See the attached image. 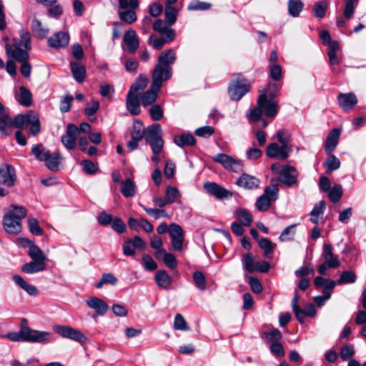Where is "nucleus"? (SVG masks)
Segmentation results:
<instances>
[{
  "label": "nucleus",
  "instance_id": "f257e3e1",
  "mask_svg": "<svg viewBox=\"0 0 366 366\" xmlns=\"http://www.w3.org/2000/svg\"><path fill=\"white\" fill-rule=\"evenodd\" d=\"M31 49V35L30 33L24 29L19 31V38H14L12 44H6V51L7 55L21 62V73L25 77H29L31 74V66L29 64V54L27 50Z\"/></svg>",
  "mask_w": 366,
  "mask_h": 366
},
{
  "label": "nucleus",
  "instance_id": "f03ea898",
  "mask_svg": "<svg viewBox=\"0 0 366 366\" xmlns=\"http://www.w3.org/2000/svg\"><path fill=\"white\" fill-rule=\"evenodd\" d=\"M12 342H28L40 344H48L54 341L53 334L47 331L33 330L27 326L25 319L21 320L19 332H11L2 335Z\"/></svg>",
  "mask_w": 366,
  "mask_h": 366
},
{
  "label": "nucleus",
  "instance_id": "7ed1b4c3",
  "mask_svg": "<svg viewBox=\"0 0 366 366\" xmlns=\"http://www.w3.org/2000/svg\"><path fill=\"white\" fill-rule=\"evenodd\" d=\"M259 92L262 93L257 99V106L247 114L249 122L259 121L262 114L265 115L267 117L274 118L277 114V103L274 101V99H270L267 97L265 90Z\"/></svg>",
  "mask_w": 366,
  "mask_h": 366
},
{
  "label": "nucleus",
  "instance_id": "20e7f679",
  "mask_svg": "<svg viewBox=\"0 0 366 366\" xmlns=\"http://www.w3.org/2000/svg\"><path fill=\"white\" fill-rule=\"evenodd\" d=\"M176 61V52L173 49H167L162 52L158 57V63L155 65L152 73V79H155L157 82L159 79L164 81L172 77V65Z\"/></svg>",
  "mask_w": 366,
  "mask_h": 366
},
{
  "label": "nucleus",
  "instance_id": "39448f33",
  "mask_svg": "<svg viewBox=\"0 0 366 366\" xmlns=\"http://www.w3.org/2000/svg\"><path fill=\"white\" fill-rule=\"evenodd\" d=\"M26 215V209L24 207L11 206V209L3 218V226L5 231L10 234H18L21 229V220Z\"/></svg>",
  "mask_w": 366,
  "mask_h": 366
},
{
  "label": "nucleus",
  "instance_id": "423d86ee",
  "mask_svg": "<svg viewBox=\"0 0 366 366\" xmlns=\"http://www.w3.org/2000/svg\"><path fill=\"white\" fill-rule=\"evenodd\" d=\"M14 127L25 129L30 126L29 134L32 136L36 135L41 130L40 122L38 114L33 110L26 114H18L14 119Z\"/></svg>",
  "mask_w": 366,
  "mask_h": 366
},
{
  "label": "nucleus",
  "instance_id": "0eeeda50",
  "mask_svg": "<svg viewBox=\"0 0 366 366\" xmlns=\"http://www.w3.org/2000/svg\"><path fill=\"white\" fill-rule=\"evenodd\" d=\"M163 132L159 124H154L147 128L145 140L152 151L162 152L164 147Z\"/></svg>",
  "mask_w": 366,
  "mask_h": 366
},
{
  "label": "nucleus",
  "instance_id": "6e6552de",
  "mask_svg": "<svg viewBox=\"0 0 366 366\" xmlns=\"http://www.w3.org/2000/svg\"><path fill=\"white\" fill-rule=\"evenodd\" d=\"M278 187L275 181H272V185L264 189V193L258 197L256 202V207L259 211H267L271 205L272 202L277 199Z\"/></svg>",
  "mask_w": 366,
  "mask_h": 366
},
{
  "label": "nucleus",
  "instance_id": "1a4fd4ad",
  "mask_svg": "<svg viewBox=\"0 0 366 366\" xmlns=\"http://www.w3.org/2000/svg\"><path fill=\"white\" fill-rule=\"evenodd\" d=\"M139 0H129L126 8L122 9L118 6L117 13L121 21L132 24L137 19L136 11L139 9Z\"/></svg>",
  "mask_w": 366,
  "mask_h": 366
},
{
  "label": "nucleus",
  "instance_id": "9d476101",
  "mask_svg": "<svg viewBox=\"0 0 366 366\" xmlns=\"http://www.w3.org/2000/svg\"><path fill=\"white\" fill-rule=\"evenodd\" d=\"M154 79H152V82L150 89L143 92L139 97L141 104L144 107L153 105L158 97V93L162 86L163 81L159 79V81L156 82Z\"/></svg>",
  "mask_w": 366,
  "mask_h": 366
},
{
  "label": "nucleus",
  "instance_id": "9b49d317",
  "mask_svg": "<svg viewBox=\"0 0 366 366\" xmlns=\"http://www.w3.org/2000/svg\"><path fill=\"white\" fill-rule=\"evenodd\" d=\"M54 331L64 338H68L79 342L86 340L85 335L79 330L72 328L70 326L54 325Z\"/></svg>",
  "mask_w": 366,
  "mask_h": 366
},
{
  "label": "nucleus",
  "instance_id": "f8f14e48",
  "mask_svg": "<svg viewBox=\"0 0 366 366\" xmlns=\"http://www.w3.org/2000/svg\"><path fill=\"white\" fill-rule=\"evenodd\" d=\"M249 90V84L247 81L238 77L235 80H232L229 86V94L234 100H239Z\"/></svg>",
  "mask_w": 366,
  "mask_h": 366
},
{
  "label": "nucleus",
  "instance_id": "ddd939ff",
  "mask_svg": "<svg viewBox=\"0 0 366 366\" xmlns=\"http://www.w3.org/2000/svg\"><path fill=\"white\" fill-rule=\"evenodd\" d=\"M212 159L215 162L220 164L226 169H229L234 172L242 169V164L240 160L226 154H217L212 157Z\"/></svg>",
  "mask_w": 366,
  "mask_h": 366
},
{
  "label": "nucleus",
  "instance_id": "4468645a",
  "mask_svg": "<svg viewBox=\"0 0 366 366\" xmlns=\"http://www.w3.org/2000/svg\"><path fill=\"white\" fill-rule=\"evenodd\" d=\"M79 136L78 127L73 124H69L66 132L61 137V143L67 149H74L76 146Z\"/></svg>",
  "mask_w": 366,
  "mask_h": 366
},
{
  "label": "nucleus",
  "instance_id": "2eb2a0df",
  "mask_svg": "<svg viewBox=\"0 0 366 366\" xmlns=\"http://www.w3.org/2000/svg\"><path fill=\"white\" fill-rule=\"evenodd\" d=\"M169 234L171 237V244L175 251H181L183 247L184 232L182 227L174 223L169 227Z\"/></svg>",
  "mask_w": 366,
  "mask_h": 366
},
{
  "label": "nucleus",
  "instance_id": "dca6fc26",
  "mask_svg": "<svg viewBox=\"0 0 366 366\" xmlns=\"http://www.w3.org/2000/svg\"><path fill=\"white\" fill-rule=\"evenodd\" d=\"M291 150V147L290 146L279 145L277 143L274 142L267 145L266 154L269 158L284 160L288 157Z\"/></svg>",
  "mask_w": 366,
  "mask_h": 366
},
{
  "label": "nucleus",
  "instance_id": "f3484780",
  "mask_svg": "<svg viewBox=\"0 0 366 366\" xmlns=\"http://www.w3.org/2000/svg\"><path fill=\"white\" fill-rule=\"evenodd\" d=\"M322 257L324 259V262L329 266V268L335 269L340 265L338 256L334 254L332 247L330 244H323Z\"/></svg>",
  "mask_w": 366,
  "mask_h": 366
},
{
  "label": "nucleus",
  "instance_id": "a211bd4d",
  "mask_svg": "<svg viewBox=\"0 0 366 366\" xmlns=\"http://www.w3.org/2000/svg\"><path fill=\"white\" fill-rule=\"evenodd\" d=\"M204 188L211 195L214 196L217 199H227L232 196L230 191L221 187L215 182H206L204 184Z\"/></svg>",
  "mask_w": 366,
  "mask_h": 366
},
{
  "label": "nucleus",
  "instance_id": "6ab92c4d",
  "mask_svg": "<svg viewBox=\"0 0 366 366\" xmlns=\"http://www.w3.org/2000/svg\"><path fill=\"white\" fill-rule=\"evenodd\" d=\"M16 180L15 169L11 165L0 168V184L7 187L14 186Z\"/></svg>",
  "mask_w": 366,
  "mask_h": 366
},
{
  "label": "nucleus",
  "instance_id": "aec40b11",
  "mask_svg": "<svg viewBox=\"0 0 366 366\" xmlns=\"http://www.w3.org/2000/svg\"><path fill=\"white\" fill-rule=\"evenodd\" d=\"M297 170L290 166L284 167L280 173V181L287 186H292L297 182Z\"/></svg>",
  "mask_w": 366,
  "mask_h": 366
},
{
  "label": "nucleus",
  "instance_id": "412c9836",
  "mask_svg": "<svg viewBox=\"0 0 366 366\" xmlns=\"http://www.w3.org/2000/svg\"><path fill=\"white\" fill-rule=\"evenodd\" d=\"M86 305L95 310L100 316L104 315L109 310V305L102 299L97 297H91L86 300Z\"/></svg>",
  "mask_w": 366,
  "mask_h": 366
},
{
  "label": "nucleus",
  "instance_id": "4be33fe9",
  "mask_svg": "<svg viewBox=\"0 0 366 366\" xmlns=\"http://www.w3.org/2000/svg\"><path fill=\"white\" fill-rule=\"evenodd\" d=\"M69 36L66 32L59 31L48 39V45L52 48H63L68 46Z\"/></svg>",
  "mask_w": 366,
  "mask_h": 366
},
{
  "label": "nucleus",
  "instance_id": "5701e85b",
  "mask_svg": "<svg viewBox=\"0 0 366 366\" xmlns=\"http://www.w3.org/2000/svg\"><path fill=\"white\" fill-rule=\"evenodd\" d=\"M337 100L340 106L345 111L352 110L357 104V98L353 93H341L338 95Z\"/></svg>",
  "mask_w": 366,
  "mask_h": 366
},
{
  "label": "nucleus",
  "instance_id": "b1692460",
  "mask_svg": "<svg viewBox=\"0 0 366 366\" xmlns=\"http://www.w3.org/2000/svg\"><path fill=\"white\" fill-rule=\"evenodd\" d=\"M140 104L139 95L128 92L126 98V107L132 115L136 116L140 114Z\"/></svg>",
  "mask_w": 366,
  "mask_h": 366
},
{
  "label": "nucleus",
  "instance_id": "393cba45",
  "mask_svg": "<svg viewBox=\"0 0 366 366\" xmlns=\"http://www.w3.org/2000/svg\"><path fill=\"white\" fill-rule=\"evenodd\" d=\"M124 42L127 46V49L131 53H134L139 45V39L134 29L128 30L124 36Z\"/></svg>",
  "mask_w": 366,
  "mask_h": 366
},
{
  "label": "nucleus",
  "instance_id": "a878e982",
  "mask_svg": "<svg viewBox=\"0 0 366 366\" xmlns=\"http://www.w3.org/2000/svg\"><path fill=\"white\" fill-rule=\"evenodd\" d=\"M259 180L254 176L243 174L237 180V184L245 189H252L258 187Z\"/></svg>",
  "mask_w": 366,
  "mask_h": 366
},
{
  "label": "nucleus",
  "instance_id": "bb28decb",
  "mask_svg": "<svg viewBox=\"0 0 366 366\" xmlns=\"http://www.w3.org/2000/svg\"><path fill=\"white\" fill-rule=\"evenodd\" d=\"M340 135V130L338 129H334L329 133L325 145V149L327 153L330 154L335 149Z\"/></svg>",
  "mask_w": 366,
  "mask_h": 366
},
{
  "label": "nucleus",
  "instance_id": "cd10ccee",
  "mask_svg": "<svg viewBox=\"0 0 366 366\" xmlns=\"http://www.w3.org/2000/svg\"><path fill=\"white\" fill-rule=\"evenodd\" d=\"M154 280L158 287L162 289L167 290L172 284V278L165 270L158 271Z\"/></svg>",
  "mask_w": 366,
  "mask_h": 366
},
{
  "label": "nucleus",
  "instance_id": "c85d7f7f",
  "mask_svg": "<svg viewBox=\"0 0 366 366\" xmlns=\"http://www.w3.org/2000/svg\"><path fill=\"white\" fill-rule=\"evenodd\" d=\"M46 263L37 260H32L24 264L21 267V271L27 274H34L43 271L45 269Z\"/></svg>",
  "mask_w": 366,
  "mask_h": 366
},
{
  "label": "nucleus",
  "instance_id": "c756f323",
  "mask_svg": "<svg viewBox=\"0 0 366 366\" xmlns=\"http://www.w3.org/2000/svg\"><path fill=\"white\" fill-rule=\"evenodd\" d=\"M18 102L24 107H30L32 104V94L24 86L19 88V92L16 94Z\"/></svg>",
  "mask_w": 366,
  "mask_h": 366
},
{
  "label": "nucleus",
  "instance_id": "7c9ffc66",
  "mask_svg": "<svg viewBox=\"0 0 366 366\" xmlns=\"http://www.w3.org/2000/svg\"><path fill=\"white\" fill-rule=\"evenodd\" d=\"M149 79L144 74H140L130 87L129 93L139 95L147 86Z\"/></svg>",
  "mask_w": 366,
  "mask_h": 366
},
{
  "label": "nucleus",
  "instance_id": "2f4dec72",
  "mask_svg": "<svg viewBox=\"0 0 366 366\" xmlns=\"http://www.w3.org/2000/svg\"><path fill=\"white\" fill-rule=\"evenodd\" d=\"M234 215L238 220V222L243 226L248 227L252 222V214L245 209L238 208L234 211Z\"/></svg>",
  "mask_w": 366,
  "mask_h": 366
},
{
  "label": "nucleus",
  "instance_id": "473e14b6",
  "mask_svg": "<svg viewBox=\"0 0 366 366\" xmlns=\"http://www.w3.org/2000/svg\"><path fill=\"white\" fill-rule=\"evenodd\" d=\"M174 142L180 147L186 146H193L196 144V140L189 133H184L181 135H177L174 137Z\"/></svg>",
  "mask_w": 366,
  "mask_h": 366
},
{
  "label": "nucleus",
  "instance_id": "72a5a7b5",
  "mask_svg": "<svg viewBox=\"0 0 366 366\" xmlns=\"http://www.w3.org/2000/svg\"><path fill=\"white\" fill-rule=\"evenodd\" d=\"M70 65L74 79L79 83L83 82L86 76L85 67L83 65L74 61L71 62Z\"/></svg>",
  "mask_w": 366,
  "mask_h": 366
},
{
  "label": "nucleus",
  "instance_id": "f704fd0d",
  "mask_svg": "<svg viewBox=\"0 0 366 366\" xmlns=\"http://www.w3.org/2000/svg\"><path fill=\"white\" fill-rule=\"evenodd\" d=\"M122 194L125 197H133L136 194V184L134 182L128 178L122 182Z\"/></svg>",
  "mask_w": 366,
  "mask_h": 366
},
{
  "label": "nucleus",
  "instance_id": "c9c22d12",
  "mask_svg": "<svg viewBox=\"0 0 366 366\" xmlns=\"http://www.w3.org/2000/svg\"><path fill=\"white\" fill-rule=\"evenodd\" d=\"M314 283L316 287H324L323 293L331 292L336 285L335 281L320 276L315 279Z\"/></svg>",
  "mask_w": 366,
  "mask_h": 366
},
{
  "label": "nucleus",
  "instance_id": "e433bc0d",
  "mask_svg": "<svg viewBox=\"0 0 366 366\" xmlns=\"http://www.w3.org/2000/svg\"><path fill=\"white\" fill-rule=\"evenodd\" d=\"M288 13L294 17H298L303 9L304 4L301 0H289L287 3Z\"/></svg>",
  "mask_w": 366,
  "mask_h": 366
},
{
  "label": "nucleus",
  "instance_id": "4c0bfd02",
  "mask_svg": "<svg viewBox=\"0 0 366 366\" xmlns=\"http://www.w3.org/2000/svg\"><path fill=\"white\" fill-rule=\"evenodd\" d=\"M258 244L264 250V256L267 258H272L275 244L267 238L260 239Z\"/></svg>",
  "mask_w": 366,
  "mask_h": 366
},
{
  "label": "nucleus",
  "instance_id": "58836bf2",
  "mask_svg": "<svg viewBox=\"0 0 366 366\" xmlns=\"http://www.w3.org/2000/svg\"><path fill=\"white\" fill-rule=\"evenodd\" d=\"M325 209V202L324 201L319 202L315 204L310 212V221L314 224H317L319 217L322 215Z\"/></svg>",
  "mask_w": 366,
  "mask_h": 366
},
{
  "label": "nucleus",
  "instance_id": "ea45409f",
  "mask_svg": "<svg viewBox=\"0 0 366 366\" xmlns=\"http://www.w3.org/2000/svg\"><path fill=\"white\" fill-rule=\"evenodd\" d=\"M61 157L60 154L57 152L54 153H49L48 157H46V159L44 162H45L46 167L50 170H56L58 168V165L59 163Z\"/></svg>",
  "mask_w": 366,
  "mask_h": 366
},
{
  "label": "nucleus",
  "instance_id": "a19ab883",
  "mask_svg": "<svg viewBox=\"0 0 366 366\" xmlns=\"http://www.w3.org/2000/svg\"><path fill=\"white\" fill-rule=\"evenodd\" d=\"M29 255L32 259V260H37L45 262L46 259V257L42 250L34 244H31V245H30L29 248Z\"/></svg>",
  "mask_w": 366,
  "mask_h": 366
},
{
  "label": "nucleus",
  "instance_id": "79ce46f5",
  "mask_svg": "<svg viewBox=\"0 0 366 366\" xmlns=\"http://www.w3.org/2000/svg\"><path fill=\"white\" fill-rule=\"evenodd\" d=\"M31 29L33 32L40 38H44L49 34V29L44 27L41 22L34 19L31 23Z\"/></svg>",
  "mask_w": 366,
  "mask_h": 366
},
{
  "label": "nucleus",
  "instance_id": "37998d69",
  "mask_svg": "<svg viewBox=\"0 0 366 366\" xmlns=\"http://www.w3.org/2000/svg\"><path fill=\"white\" fill-rule=\"evenodd\" d=\"M31 152L36 159L41 162L46 159V157H48L49 153L41 144L34 145L31 148Z\"/></svg>",
  "mask_w": 366,
  "mask_h": 366
},
{
  "label": "nucleus",
  "instance_id": "c03bdc74",
  "mask_svg": "<svg viewBox=\"0 0 366 366\" xmlns=\"http://www.w3.org/2000/svg\"><path fill=\"white\" fill-rule=\"evenodd\" d=\"M358 4V0H345V6L343 14L346 19H350L355 13V7Z\"/></svg>",
  "mask_w": 366,
  "mask_h": 366
},
{
  "label": "nucleus",
  "instance_id": "a18cd8bd",
  "mask_svg": "<svg viewBox=\"0 0 366 366\" xmlns=\"http://www.w3.org/2000/svg\"><path fill=\"white\" fill-rule=\"evenodd\" d=\"M14 127V119L8 114L0 116V132L3 134H7V128Z\"/></svg>",
  "mask_w": 366,
  "mask_h": 366
},
{
  "label": "nucleus",
  "instance_id": "49530a36",
  "mask_svg": "<svg viewBox=\"0 0 366 366\" xmlns=\"http://www.w3.org/2000/svg\"><path fill=\"white\" fill-rule=\"evenodd\" d=\"M296 224H291L282 231L279 239L281 242H287L293 239L296 232Z\"/></svg>",
  "mask_w": 366,
  "mask_h": 366
},
{
  "label": "nucleus",
  "instance_id": "de8ad7c7",
  "mask_svg": "<svg viewBox=\"0 0 366 366\" xmlns=\"http://www.w3.org/2000/svg\"><path fill=\"white\" fill-rule=\"evenodd\" d=\"M118 282V279L112 273H104L102 274L101 280L97 283L96 287L100 289L104 285H115Z\"/></svg>",
  "mask_w": 366,
  "mask_h": 366
},
{
  "label": "nucleus",
  "instance_id": "09e8293b",
  "mask_svg": "<svg viewBox=\"0 0 366 366\" xmlns=\"http://www.w3.org/2000/svg\"><path fill=\"white\" fill-rule=\"evenodd\" d=\"M242 265L244 269L249 273H252L255 271V263L254 259L252 254L248 253L242 257Z\"/></svg>",
  "mask_w": 366,
  "mask_h": 366
},
{
  "label": "nucleus",
  "instance_id": "8fccbe9b",
  "mask_svg": "<svg viewBox=\"0 0 366 366\" xmlns=\"http://www.w3.org/2000/svg\"><path fill=\"white\" fill-rule=\"evenodd\" d=\"M327 9V2L326 1H321L316 2L314 5V16L316 18L322 19L325 16L326 10Z\"/></svg>",
  "mask_w": 366,
  "mask_h": 366
},
{
  "label": "nucleus",
  "instance_id": "3c124183",
  "mask_svg": "<svg viewBox=\"0 0 366 366\" xmlns=\"http://www.w3.org/2000/svg\"><path fill=\"white\" fill-rule=\"evenodd\" d=\"M144 127L140 121L134 122L133 127L131 131V138L141 140L143 137Z\"/></svg>",
  "mask_w": 366,
  "mask_h": 366
},
{
  "label": "nucleus",
  "instance_id": "603ef678",
  "mask_svg": "<svg viewBox=\"0 0 366 366\" xmlns=\"http://www.w3.org/2000/svg\"><path fill=\"white\" fill-rule=\"evenodd\" d=\"M28 227L30 232L33 234L39 236L42 235L44 233L43 229L40 227L38 220L34 217H29L28 220Z\"/></svg>",
  "mask_w": 366,
  "mask_h": 366
},
{
  "label": "nucleus",
  "instance_id": "864d4df0",
  "mask_svg": "<svg viewBox=\"0 0 366 366\" xmlns=\"http://www.w3.org/2000/svg\"><path fill=\"white\" fill-rule=\"evenodd\" d=\"M143 209L151 217L155 219H158L162 217L168 218L169 216L164 209H152L146 207L144 205H141Z\"/></svg>",
  "mask_w": 366,
  "mask_h": 366
},
{
  "label": "nucleus",
  "instance_id": "5fc2aeb1",
  "mask_svg": "<svg viewBox=\"0 0 366 366\" xmlns=\"http://www.w3.org/2000/svg\"><path fill=\"white\" fill-rule=\"evenodd\" d=\"M324 166L327 170L332 172L340 168V161L335 155L330 154L326 159Z\"/></svg>",
  "mask_w": 366,
  "mask_h": 366
},
{
  "label": "nucleus",
  "instance_id": "6e6d98bb",
  "mask_svg": "<svg viewBox=\"0 0 366 366\" xmlns=\"http://www.w3.org/2000/svg\"><path fill=\"white\" fill-rule=\"evenodd\" d=\"M356 281V274L352 271L342 272L340 278L337 280V285L354 283Z\"/></svg>",
  "mask_w": 366,
  "mask_h": 366
},
{
  "label": "nucleus",
  "instance_id": "4d7b16f0",
  "mask_svg": "<svg viewBox=\"0 0 366 366\" xmlns=\"http://www.w3.org/2000/svg\"><path fill=\"white\" fill-rule=\"evenodd\" d=\"M342 193V186L340 184H336L331 189H330L328 197L332 202L335 203L341 199Z\"/></svg>",
  "mask_w": 366,
  "mask_h": 366
},
{
  "label": "nucleus",
  "instance_id": "13d9d810",
  "mask_svg": "<svg viewBox=\"0 0 366 366\" xmlns=\"http://www.w3.org/2000/svg\"><path fill=\"white\" fill-rule=\"evenodd\" d=\"M211 7V4L199 0H192L188 5V10L189 11H204L207 10Z\"/></svg>",
  "mask_w": 366,
  "mask_h": 366
},
{
  "label": "nucleus",
  "instance_id": "bf43d9fd",
  "mask_svg": "<svg viewBox=\"0 0 366 366\" xmlns=\"http://www.w3.org/2000/svg\"><path fill=\"white\" fill-rule=\"evenodd\" d=\"M165 193L166 197L168 199V202H170V204H172L174 202H176L177 199L179 198L181 196L180 192L177 189V188L172 186L167 187Z\"/></svg>",
  "mask_w": 366,
  "mask_h": 366
},
{
  "label": "nucleus",
  "instance_id": "052dcab7",
  "mask_svg": "<svg viewBox=\"0 0 366 366\" xmlns=\"http://www.w3.org/2000/svg\"><path fill=\"white\" fill-rule=\"evenodd\" d=\"M174 328L177 330L187 331L189 327L181 314H177L174 321Z\"/></svg>",
  "mask_w": 366,
  "mask_h": 366
},
{
  "label": "nucleus",
  "instance_id": "680f3d73",
  "mask_svg": "<svg viewBox=\"0 0 366 366\" xmlns=\"http://www.w3.org/2000/svg\"><path fill=\"white\" fill-rule=\"evenodd\" d=\"M300 311L302 312V317L301 318H297V320L300 322L303 323L305 321V318L306 317H314L315 316L317 312L316 309L315 307V305L313 304H309L305 306L304 310L300 309Z\"/></svg>",
  "mask_w": 366,
  "mask_h": 366
},
{
  "label": "nucleus",
  "instance_id": "e2e57ef3",
  "mask_svg": "<svg viewBox=\"0 0 366 366\" xmlns=\"http://www.w3.org/2000/svg\"><path fill=\"white\" fill-rule=\"evenodd\" d=\"M177 10L170 6H165V19L169 25L173 24L177 19Z\"/></svg>",
  "mask_w": 366,
  "mask_h": 366
},
{
  "label": "nucleus",
  "instance_id": "0e129e2a",
  "mask_svg": "<svg viewBox=\"0 0 366 366\" xmlns=\"http://www.w3.org/2000/svg\"><path fill=\"white\" fill-rule=\"evenodd\" d=\"M83 171L88 174H93L98 170V165L89 159H84L81 162Z\"/></svg>",
  "mask_w": 366,
  "mask_h": 366
},
{
  "label": "nucleus",
  "instance_id": "69168bd1",
  "mask_svg": "<svg viewBox=\"0 0 366 366\" xmlns=\"http://www.w3.org/2000/svg\"><path fill=\"white\" fill-rule=\"evenodd\" d=\"M269 76L274 81L280 80L282 76V68L277 64H269Z\"/></svg>",
  "mask_w": 366,
  "mask_h": 366
},
{
  "label": "nucleus",
  "instance_id": "338daca9",
  "mask_svg": "<svg viewBox=\"0 0 366 366\" xmlns=\"http://www.w3.org/2000/svg\"><path fill=\"white\" fill-rule=\"evenodd\" d=\"M214 133V129L211 126H204L197 128L194 131L195 135L203 137L208 138L212 136Z\"/></svg>",
  "mask_w": 366,
  "mask_h": 366
},
{
  "label": "nucleus",
  "instance_id": "774afa93",
  "mask_svg": "<svg viewBox=\"0 0 366 366\" xmlns=\"http://www.w3.org/2000/svg\"><path fill=\"white\" fill-rule=\"evenodd\" d=\"M194 283L197 288L204 290L206 288V279L202 272L197 271L193 274Z\"/></svg>",
  "mask_w": 366,
  "mask_h": 366
}]
</instances>
